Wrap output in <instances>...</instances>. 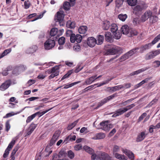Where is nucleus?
<instances>
[{
    "label": "nucleus",
    "instance_id": "nucleus-1",
    "mask_svg": "<svg viewBox=\"0 0 160 160\" xmlns=\"http://www.w3.org/2000/svg\"><path fill=\"white\" fill-rule=\"evenodd\" d=\"M61 65H56L52 68L51 69L48 70V74H51V75L49 76V79L53 78L54 77L58 76L59 73V67Z\"/></svg>",
    "mask_w": 160,
    "mask_h": 160
},
{
    "label": "nucleus",
    "instance_id": "nucleus-2",
    "mask_svg": "<svg viewBox=\"0 0 160 160\" xmlns=\"http://www.w3.org/2000/svg\"><path fill=\"white\" fill-rule=\"evenodd\" d=\"M55 42L54 39L49 38L46 40L44 43L45 50H48L52 49L55 46Z\"/></svg>",
    "mask_w": 160,
    "mask_h": 160
},
{
    "label": "nucleus",
    "instance_id": "nucleus-3",
    "mask_svg": "<svg viewBox=\"0 0 160 160\" xmlns=\"http://www.w3.org/2000/svg\"><path fill=\"white\" fill-rule=\"evenodd\" d=\"M108 122V121H106L101 122L98 126V129H102L106 132H108L110 129L112 128L113 127L112 125L111 124H109Z\"/></svg>",
    "mask_w": 160,
    "mask_h": 160
},
{
    "label": "nucleus",
    "instance_id": "nucleus-4",
    "mask_svg": "<svg viewBox=\"0 0 160 160\" xmlns=\"http://www.w3.org/2000/svg\"><path fill=\"white\" fill-rule=\"evenodd\" d=\"M18 138V136L12 139L11 141L9 143L8 147L6 149L3 155V157L4 158H5L8 156L9 153L10 151L11 150L14 145L15 144Z\"/></svg>",
    "mask_w": 160,
    "mask_h": 160
},
{
    "label": "nucleus",
    "instance_id": "nucleus-5",
    "mask_svg": "<svg viewBox=\"0 0 160 160\" xmlns=\"http://www.w3.org/2000/svg\"><path fill=\"white\" fill-rule=\"evenodd\" d=\"M117 96V93H115L114 94L110 95L108 97L103 99L101 101L98 102L97 107L96 108V109H97L98 108H99L102 106L103 105L108 102L109 101L112 100Z\"/></svg>",
    "mask_w": 160,
    "mask_h": 160
},
{
    "label": "nucleus",
    "instance_id": "nucleus-6",
    "mask_svg": "<svg viewBox=\"0 0 160 160\" xmlns=\"http://www.w3.org/2000/svg\"><path fill=\"white\" fill-rule=\"evenodd\" d=\"M160 53V49H158L147 53L145 56V59L146 60H149L153 58L157 55Z\"/></svg>",
    "mask_w": 160,
    "mask_h": 160
},
{
    "label": "nucleus",
    "instance_id": "nucleus-7",
    "mask_svg": "<svg viewBox=\"0 0 160 160\" xmlns=\"http://www.w3.org/2000/svg\"><path fill=\"white\" fill-rule=\"evenodd\" d=\"M59 136V135L58 134L55 133L53 135L52 138L50 141L49 144L45 148V151L46 152H48V150L49 149L50 147L52 146L56 142L58 139Z\"/></svg>",
    "mask_w": 160,
    "mask_h": 160
},
{
    "label": "nucleus",
    "instance_id": "nucleus-8",
    "mask_svg": "<svg viewBox=\"0 0 160 160\" xmlns=\"http://www.w3.org/2000/svg\"><path fill=\"white\" fill-rule=\"evenodd\" d=\"M121 49L118 47H115L108 49L105 53V55H113L120 51Z\"/></svg>",
    "mask_w": 160,
    "mask_h": 160
},
{
    "label": "nucleus",
    "instance_id": "nucleus-9",
    "mask_svg": "<svg viewBox=\"0 0 160 160\" xmlns=\"http://www.w3.org/2000/svg\"><path fill=\"white\" fill-rule=\"evenodd\" d=\"M152 15V12L150 10H148L146 11L143 14L140 18V20L142 22H144L146 21L150 16Z\"/></svg>",
    "mask_w": 160,
    "mask_h": 160
},
{
    "label": "nucleus",
    "instance_id": "nucleus-10",
    "mask_svg": "<svg viewBox=\"0 0 160 160\" xmlns=\"http://www.w3.org/2000/svg\"><path fill=\"white\" fill-rule=\"evenodd\" d=\"M153 45L151 42V43L142 45L139 48V52L141 53H143L144 51L150 49Z\"/></svg>",
    "mask_w": 160,
    "mask_h": 160
},
{
    "label": "nucleus",
    "instance_id": "nucleus-11",
    "mask_svg": "<svg viewBox=\"0 0 160 160\" xmlns=\"http://www.w3.org/2000/svg\"><path fill=\"white\" fill-rule=\"evenodd\" d=\"M143 9V7L142 5H137L133 7V12L136 15L140 14Z\"/></svg>",
    "mask_w": 160,
    "mask_h": 160
},
{
    "label": "nucleus",
    "instance_id": "nucleus-12",
    "mask_svg": "<svg viewBox=\"0 0 160 160\" xmlns=\"http://www.w3.org/2000/svg\"><path fill=\"white\" fill-rule=\"evenodd\" d=\"M87 43L89 47H93L97 44L96 39L93 37H89L88 38Z\"/></svg>",
    "mask_w": 160,
    "mask_h": 160
},
{
    "label": "nucleus",
    "instance_id": "nucleus-13",
    "mask_svg": "<svg viewBox=\"0 0 160 160\" xmlns=\"http://www.w3.org/2000/svg\"><path fill=\"white\" fill-rule=\"evenodd\" d=\"M146 132V131H144L140 133L138 135L136 138V141L137 142H140L143 140L148 135V134Z\"/></svg>",
    "mask_w": 160,
    "mask_h": 160
},
{
    "label": "nucleus",
    "instance_id": "nucleus-14",
    "mask_svg": "<svg viewBox=\"0 0 160 160\" xmlns=\"http://www.w3.org/2000/svg\"><path fill=\"white\" fill-rule=\"evenodd\" d=\"M11 82L10 80L6 81L0 86V90L2 91L6 90L10 86Z\"/></svg>",
    "mask_w": 160,
    "mask_h": 160
},
{
    "label": "nucleus",
    "instance_id": "nucleus-15",
    "mask_svg": "<svg viewBox=\"0 0 160 160\" xmlns=\"http://www.w3.org/2000/svg\"><path fill=\"white\" fill-rule=\"evenodd\" d=\"M38 49V47L36 45H33L28 48L26 52L28 54H31L35 52Z\"/></svg>",
    "mask_w": 160,
    "mask_h": 160
},
{
    "label": "nucleus",
    "instance_id": "nucleus-16",
    "mask_svg": "<svg viewBox=\"0 0 160 160\" xmlns=\"http://www.w3.org/2000/svg\"><path fill=\"white\" fill-rule=\"evenodd\" d=\"M124 108H120L117 110L115 113L112 115L113 117H116L120 115H122L126 111L125 110Z\"/></svg>",
    "mask_w": 160,
    "mask_h": 160
},
{
    "label": "nucleus",
    "instance_id": "nucleus-17",
    "mask_svg": "<svg viewBox=\"0 0 160 160\" xmlns=\"http://www.w3.org/2000/svg\"><path fill=\"white\" fill-rule=\"evenodd\" d=\"M97 76V75L92 76L89 78L86 79L83 85H88L90 84L96 79V77Z\"/></svg>",
    "mask_w": 160,
    "mask_h": 160
},
{
    "label": "nucleus",
    "instance_id": "nucleus-18",
    "mask_svg": "<svg viewBox=\"0 0 160 160\" xmlns=\"http://www.w3.org/2000/svg\"><path fill=\"white\" fill-rule=\"evenodd\" d=\"M64 15L62 11L58 12H57V15L55 20L56 22L58 21H63V20Z\"/></svg>",
    "mask_w": 160,
    "mask_h": 160
},
{
    "label": "nucleus",
    "instance_id": "nucleus-19",
    "mask_svg": "<svg viewBox=\"0 0 160 160\" xmlns=\"http://www.w3.org/2000/svg\"><path fill=\"white\" fill-rule=\"evenodd\" d=\"M150 68V67H146L143 68H142L141 69H139L138 70L134 71L133 72L131 73L130 74V76H133L135 75H137L139 73H140L142 72L149 68Z\"/></svg>",
    "mask_w": 160,
    "mask_h": 160
},
{
    "label": "nucleus",
    "instance_id": "nucleus-20",
    "mask_svg": "<svg viewBox=\"0 0 160 160\" xmlns=\"http://www.w3.org/2000/svg\"><path fill=\"white\" fill-rule=\"evenodd\" d=\"M123 152L127 155L128 158L131 159L133 160L134 159V155L133 153L129 150L128 149H125Z\"/></svg>",
    "mask_w": 160,
    "mask_h": 160
},
{
    "label": "nucleus",
    "instance_id": "nucleus-21",
    "mask_svg": "<svg viewBox=\"0 0 160 160\" xmlns=\"http://www.w3.org/2000/svg\"><path fill=\"white\" fill-rule=\"evenodd\" d=\"M105 137V134L102 132H100L96 134L94 137L92 138V139L94 140L100 139H103Z\"/></svg>",
    "mask_w": 160,
    "mask_h": 160
},
{
    "label": "nucleus",
    "instance_id": "nucleus-22",
    "mask_svg": "<svg viewBox=\"0 0 160 160\" xmlns=\"http://www.w3.org/2000/svg\"><path fill=\"white\" fill-rule=\"evenodd\" d=\"M130 29L128 26L126 25L123 26L121 28V31L124 34H129Z\"/></svg>",
    "mask_w": 160,
    "mask_h": 160
},
{
    "label": "nucleus",
    "instance_id": "nucleus-23",
    "mask_svg": "<svg viewBox=\"0 0 160 160\" xmlns=\"http://www.w3.org/2000/svg\"><path fill=\"white\" fill-rule=\"evenodd\" d=\"M97 44L100 45L103 43L104 40V37L103 36L100 35L97 36Z\"/></svg>",
    "mask_w": 160,
    "mask_h": 160
},
{
    "label": "nucleus",
    "instance_id": "nucleus-24",
    "mask_svg": "<svg viewBox=\"0 0 160 160\" xmlns=\"http://www.w3.org/2000/svg\"><path fill=\"white\" fill-rule=\"evenodd\" d=\"M87 29L88 28L86 26H82L79 27L78 31L80 33L84 34L87 31Z\"/></svg>",
    "mask_w": 160,
    "mask_h": 160
},
{
    "label": "nucleus",
    "instance_id": "nucleus-25",
    "mask_svg": "<svg viewBox=\"0 0 160 160\" xmlns=\"http://www.w3.org/2000/svg\"><path fill=\"white\" fill-rule=\"evenodd\" d=\"M105 40L108 42H111L112 40L111 34L110 32H107L105 34Z\"/></svg>",
    "mask_w": 160,
    "mask_h": 160
},
{
    "label": "nucleus",
    "instance_id": "nucleus-26",
    "mask_svg": "<svg viewBox=\"0 0 160 160\" xmlns=\"http://www.w3.org/2000/svg\"><path fill=\"white\" fill-rule=\"evenodd\" d=\"M85 151L89 154H92L94 153V150L88 146H85L83 147Z\"/></svg>",
    "mask_w": 160,
    "mask_h": 160
},
{
    "label": "nucleus",
    "instance_id": "nucleus-27",
    "mask_svg": "<svg viewBox=\"0 0 160 160\" xmlns=\"http://www.w3.org/2000/svg\"><path fill=\"white\" fill-rule=\"evenodd\" d=\"M110 23L108 21H105L104 22L102 26L103 29L104 30H108L110 27Z\"/></svg>",
    "mask_w": 160,
    "mask_h": 160
},
{
    "label": "nucleus",
    "instance_id": "nucleus-28",
    "mask_svg": "<svg viewBox=\"0 0 160 160\" xmlns=\"http://www.w3.org/2000/svg\"><path fill=\"white\" fill-rule=\"evenodd\" d=\"M66 25L68 28L72 29L75 27V23L74 22H71L70 21H68L67 22Z\"/></svg>",
    "mask_w": 160,
    "mask_h": 160
},
{
    "label": "nucleus",
    "instance_id": "nucleus-29",
    "mask_svg": "<svg viewBox=\"0 0 160 160\" xmlns=\"http://www.w3.org/2000/svg\"><path fill=\"white\" fill-rule=\"evenodd\" d=\"M53 108V107L51 108H50L49 109H48V110H46L45 111H43V112H41V111H39V112H37L35 113L34 114H36V116L37 115H38V116L39 117H41V116H42V115H43L45 114V113H47V112H48L50 110L52 109Z\"/></svg>",
    "mask_w": 160,
    "mask_h": 160
},
{
    "label": "nucleus",
    "instance_id": "nucleus-30",
    "mask_svg": "<svg viewBox=\"0 0 160 160\" xmlns=\"http://www.w3.org/2000/svg\"><path fill=\"white\" fill-rule=\"evenodd\" d=\"M115 157L117 159L121 160H127V158L124 155H122L116 153H115Z\"/></svg>",
    "mask_w": 160,
    "mask_h": 160
},
{
    "label": "nucleus",
    "instance_id": "nucleus-31",
    "mask_svg": "<svg viewBox=\"0 0 160 160\" xmlns=\"http://www.w3.org/2000/svg\"><path fill=\"white\" fill-rule=\"evenodd\" d=\"M101 157L103 160H111V158L108 154L102 152L101 154Z\"/></svg>",
    "mask_w": 160,
    "mask_h": 160
},
{
    "label": "nucleus",
    "instance_id": "nucleus-32",
    "mask_svg": "<svg viewBox=\"0 0 160 160\" xmlns=\"http://www.w3.org/2000/svg\"><path fill=\"white\" fill-rule=\"evenodd\" d=\"M111 31L112 33H115L118 30V27L117 25L115 23L112 24L111 25Z\"/></svg>",
    "mask_w": 160,
    "mask_h": 160
},
{
    "label": "nucleus",
    "instance_id": "nucleus-33",
    "mask_svg": "<svg viewBox=\"0 0 160 160\" xmlns=\"http://www.w3.org/2000/svg\"><path fill=\"white\" fill-rule=\"evenodd\" d=\"M158 19V18L156 16L151 15L150 18V22L152 23H154L157 22Z\"/></svg>",
    "mask_w": 160,
    "mask_h": 160
},
{
    "label": "nucleus",
    "instance_id": "nucleus-34",
    "mask_svg": "<svg viewBox=\"0 0 160 160\" xmlns=\"http://www.w3.org/2000/svg\"><path fill=\"white\" fill-rule=\"evenodd\" d=\"M58 29L57 28H52L50 31V35L52 37L55 36L58 33Z\"/></svg>",
    "mask_w": 160,
    "mask_h": 160
},
{
    "label": "nucleus",
    "instance_id": "nucleus-35",
    "mask_svg": "<svg viewBox=\"0 0 160 160\" xmlns=\"http://www.w3.org/2000/svg\"><path fill=\"white\" fill-rule=\"evenodd\" d=\"M78 121V120H77L74 122H73L69 125L67 127V129L70 130L72 129L77 124Z\"/></svg>",
    "mask_w": 160,
    "mask_h": 160
},
{
    "label": "nucleus",
    "instance_id": "nucleus-36",
    "mask_svg": "<svg viewBox=\"0 0 160 160\" xmlns=\"http://www.w3.org/2000/svg\"><path fill=\"white\" fill-rule=\"evenodd\" d=\"M129 32L130 35L129 36V35L128 36L130 37H133L134 36L137 35L138 33L137 30L133 29H130Z\"/></svg>",
    "mask_w": 160,
    "mask_h": 160
},
{
    "label": "nucleus",
    "instance_id": "nucleus-37",
    "mask_svg": "<svg viewBox=\"0 0 160 160\" xmlns=\"http://www.w3.org/2000/svg\"><path fill=\"white\" fill-rule=\"evenodd\" d=\"M72 6L70 3L68 2H66L63 5L64 9L66 10H68L70 9V6Z\"/></svg>",
    "mask_w": 160,
    "mask_h": 160
},
{
    "label": "nucleus",
    "instance_id": "nucleus-38",
    "mask_svg": "<svg viewBox=\"0 0 160 160\" xmlns=\"http://www.w3.org/2000/svg\"><path fill=\"white\" fill-rule=\"evenodd\" d=\"M19 147L18 145H17L12 150L11 154V157H15L14 155L16 153V152L18 151Z\"/></svg>",
    "mask_w": 160,
    "mask_h": 160
},
{
    "label": "nucleus",
    "instance_id": "nucleus-39",
    "mask_svg": "<svg viewBox=\"0 0 160 160\" xmlns=\"http://www.w3.org/2000/svg\"><path fill=\"white\" fill-rule=\"evenodd\" d=\"M11 51V49L10 48L5 50L0 55V59L2 58L4 56L6 55L7 54L10 52Z\"/></svg>",
    "mask_w": 160,
    "mask_h": 160
},
{
    "label": "nucleus",
    "instance_id": "nucleus-40",
    "mask_svg": "<svg viewBox=\"0 0 160 160\" xmlns=\"http://www.w3.org/2000/svg\"><path fill=\"white\" fill-rule=\"evenodd\" d=\"M12 68L11 67L9 66L6 69L2 71V74L4 76H7L8 73V71L12 70Z\"/></svg>",
    "mask_w": 160,
    "mask_h": 160
},
{
    "label": "nucleus",
    "instance_id": "nucleus-41",
    "mask_svg": "<svg viewBox=\"0 0 160 160\" xmlns=\"http://www.w3.org/2000/svg\"><path fill=\"white\" fill-rule=\"evenodd\" d=\"M118 18L119 19L122 21H124L127 18V15L126 14H121L118 15Z\"/></svg>",
    "mask_w": 160,
    "mask_h": 160
},
{
    "label": "nucleus",
    "instance_id": "nucleus-42",
    "mask_svg": "<svg viewBox=\"0 0 160 160\" xmlns=\"http://www.w3.org/2000/svg\"><path fill=\"white\" fill-rule=\"evenodd\" d=\"M127 2L129 5L134 6L137 3V0H127Z\"/></svg>",
    "mask_w": 160,
    "mask_h": 160
},
{
    "label": "nucleus",
    "instance_id": "nucleus-43",
    "mask_svg": "<svg viewBox=\"0 0 160 160\" xmlns=\"http://www.w3.org/2000/svg\"><path fill=\"white\" fill-rule=\"evenodd\" d=\"M122 87L121 85L115 86L112 87V92H114L122 88Z\"/></svg>",
    "mask_w": 160,
    "mask_h": 160
},
{
    "label": "nucleus",
    "instance_id": "nucleus-44",
    "mask_svg": "<svg viewBox=\"0 0 160 160\" xmlns=\"http://www.w3.org/2000/svg\"><path fill=\"white\" fill-rule=\"evenodd\" d=\"M129 58L128 56L125 53L124 55L122 56L119 59V61L120 62L124 61L126 59H128Z\"/></svg>",
    "mask_w": 160,
    "mask_h": 160
},
{
    "label": "nucleus",
    "instance_id": "nucleus-45",
    "mask_svg": "<svg viewBox=\"0 0 160 160\" xmlns=\"http://www.w3.org/2000/svg\"><path fill=\"white\" fill-rule=\"evenodd\" d=\"M112 33L115 38L118 39L121 38V34L119 32L118 30L117 32H115V33Z\"/></svg>",
    "mask_w": 160,
    "mask_h": 160
},
{
    "label": "nucleus",
    "instance_id": "nucleus-46",
    "mask_svg": "<svg viewBox=\"0 0 160 160\" xmlns=\"http://www.w3.org/2000/svg\"><path fill=\"white\" fill-rule=\"evenodd\" d=\"M36 117V114L34 113L28 117L26 120V122L27 123H29Z\"/></svg>",
    "mask_w": 160,
    "mask_h": 160
},
{
    "label": "nucleus",
    "instance_id": "nucleus-47",
    "mask_svg": "<svg viewBox=\"0 0 160 160\" xmlns=\"http://www.w3.org/2000/svg\"><path fill=\"white\" fill-rule=\"evenodd\" d=\"M66 153L64 150H61L59 153L58 157L59 158H64L66 157Z\"/></svg>",
    "mask_w": 160,
    "mask_h": 160
},
{
    "label": "nucleus",
    "instance_id": "nucleus-48",
    "mask_svg": "<svg viewBox=\"0 0 160 160\" xmlns=\"http://www.w3.org/2000/svg\"><path fill=\"white\" fill-rule=\"evenodd\" d=\"M98 84V83L95 84L94 85L89 86L84 89V92H86L88 90H92L93 88H95L94 86Z\"/></svg>",
    "mask_w": 160,
    "mask_h": 160
},
{
    "label": "nucleus",
    "instance_id": "nucleus-49",
    "mask_svg": "<svg viewBox=\"0 0 160 160\" xmlns=\"http://www.w3.org/2000/svg\"><path fill=\"white\" fill-rule=\"evenodd\" d=\"M65 41V39L63 37H62L58 40V43L60 45L63 44Z\"/></svg>",
    "mask_w": 160,
    "mask_h": 160
},
{
    "label": "nucleus",
    "instance_id": "nucleus-50",
    "mask_svg": "<svg viewBox=\"0 0 160 160\" xmlns=\"http://www.w3.org/2000/svg\"><path fill=\"white\" fill-rule=\"evenodd\" d=\"M123 2L122 0H116V6L119 8L122 5Z\"/></svg>",
    "mask_w": 160,
    "mask_h": 160
},
{
    "label": "nucleus",
    "instance_id": "nucleus-51",
    "mask_svg": "<svg viewBox=\"0 0 160 160\" xmlns=\"http://www.w3.org/2000/svg\"><path fill=\"white\" fill-rule=\"evenodd\" d=\"M76 35L74 34H71L70 35V40L72 43H74L76 42Z\"/></svg>",
    "mask_w": 160,
    "mask_h": 160
},
{
    "label": "nucleus",
    "instance_id": "nucleus-52",
    "mask_svg": "<svg viewBox=\"0 0 160 160\" xmlns=\"http://www.w3.org/2000/svg\"><path fill=\"white\" fill-rule=\"evenodd\" d=\"M72 73V72L71 71H68V72L66 74H65L62 77V78H61V81H62L66 78H68L70 76V75Z\"/></svg>",
    "mask_w": 160,
    "mask_h": 160
},
{
    "label": "nucleus",
    "instance_id": "nucleus-53",
    "mask_svg": "<svg viewBox=\"0 0 160 160\" xmlns=\"http://www.w3.org/2000/svg\"><path fill=\"white\" fill-rule=\"evenodd\" d=\"M68 155L70 158L72 159L74 157V153L72 151L70 150L68 152Z\"/></svg>",
    "mask_w": 160,
    "mask_h": 160
},
{
    "label": "nucleus",
    "instance_id": "nucleus-54",
    "mask_svg": "<svg viewBox=\"0 0 160 160\" xmlns=\"http://www.w3.org/2000/svg\"><path fill=\"white\" fill-rule=\"evenodd\" d=\"M82 39V36L79 34H77L76 35V41L77 43H80Z\"/></svg>",
    "mask_w": 160,
    "mask_h": 160
},
{
    "label": "nucleus",
    "instance_id": "nucleus-55",
    "mask_svg": "<svg viewBox=\"0 0 160 160\" xmlns=\"http://www.w3.org/2000/svg\"><path fill=\"white\" fill-rule=\"evenodd\" d=\"M160 39V33L156 37L152 42L153 44H154Z\"/></svg>",
    "mask_w": 160,
    "mask_h": 160
},
{
    "label": "nucleus",
    "instance_id": "nucleus-56",
    "mask_svg": "<svg viewBox=\"0 0 160 160\" xmlns=\"http://www.w3.org/2000/svg\"><path fill=\"white\" fill-rule=\"evenodd\" d=\"M82 146L81 144H78L75 145L74 147V150L76 151H78L82 149Z\"/></svg>",
    "mask_w": 160,
    "mask_h": 160
},
{
    "label": "nucleus",
    "instance_id": "nucleus-57",
    "mask_svg": "<svg viewBox=\"0 0 160 160\" xmlns=\"http://www.w3.org/2000/svg\"><path fill=\"white\" fill-rule=\"evenodd\" d=\"M122 87V88L127 89L130 88L131 87V84L129 83H124L123 85H121Z\"/></svg>",
    "mask_w": 160,
    "mask_h": 160
},
{
    "label": "nucleus",
    "instance_id": "nucleus-58",
    "mask_svg": "<svg viewBox=\"0 0 160 160\" xmlns=\"http://www.w3.org/2000/svg\"><path fill=\"white\" fill-rule=\"evenodd\" d=\"M37 126V124L32 123L30 125L29 128L30 129L31 131H32L33 132L35 129L36 128Z\"/></svg>",
    "mask_w": 160,
    "mask_h": 160
},
{
    "label": "nucleus",
    "instance_id": "nucleus-59",
    "mask_svg": "<svg viewBox=\"0 0 160 160\" xmlns=\"http://www.w3.org/2000/svg\"><path fill=\"white\" fill-rule=\"evenodd\" d=\"M153 67L155 68H158L160 66V61H155L153 62Z\"/></svg>",
    "mask_w": 160,
    "mask_h": 160
},
{
    "label": "nucleus",
    "instance_id": "nucleus-60",
    "mask_svg": "<svg viewBox=\"0 0 160 160\" xmlns=\"http://www.w3.org/2000/svg\"><path fill=\"white\" fill-rule=\"evenodd\" d=\"M135 106V105L134 103H132L130 105L127 106L126 107H125L124 108L125 109V110L126 111H128V110H129V109H131L133 107H134Z\"/></svg>",
    "mask_w": 160,
    "mask_h": 160
},
{
    "label": "nucleus",
    "instance_id": "nucleus-61",
    "mask_svg": "<svg viewBox=\"0 0 160 160\" xmlns=\"http://www.w3.org/2000/svg\"><path fill=\"white\" fill-rule=\"evenodd\" d=\"M10 127L9 121H7L5 124L6 131L8 132L10 129Z\"/></svg>",
    "mask_w": 160,
    "mask_h": 160
},
{
    "label": "nucleus",
    "instance_id": "nucleus-62",
    "mask_svg": "<svg viewBox=\"0 0 160 160\" xmlns=\"http://www.w3.org/2000/svg\"><path fill=\"white\" fill-rule=\"evenodd\" d=\"M147 115V113L145 112H144L142 113L139 118L138 119V122H140L141 121L143 120V118Z\"/></svg>",
    "mask_w": 160,
    "mask_h": 160
},
{
    "label": "nucleus",
    "instance_id": "nucleus-63",
    "mask_svg": "<svg viewBox=\"0 0 160 160\" xmlns=\"http://www.w3.org/2000/svg\"><path fill=\"white\" fill-rule=\"evenodd\" d=\"M83 68V67H80V65L77 66L74 70V72L75 73H78V72H79L81 70H82Z\"/></svg>",
    "mask_w": 160,
    "mask_h": 160
},
{
    "label": "nucleus",
    "instance_id": "nucleus-64",
    "mask_svg": "<svg viewBox=\"0 0 160 160\" xmlns=\"http://www.w3.org/2000/svg\"><path fill=\"white\" fill-rule=\"evenodd\" d=\"M74 50L76 52H79L80 50V47L78 45L74 46L73 47Z\"/></svg>",
    "mask_w": 160,
    "mask_h": 160
}]
</instances>
